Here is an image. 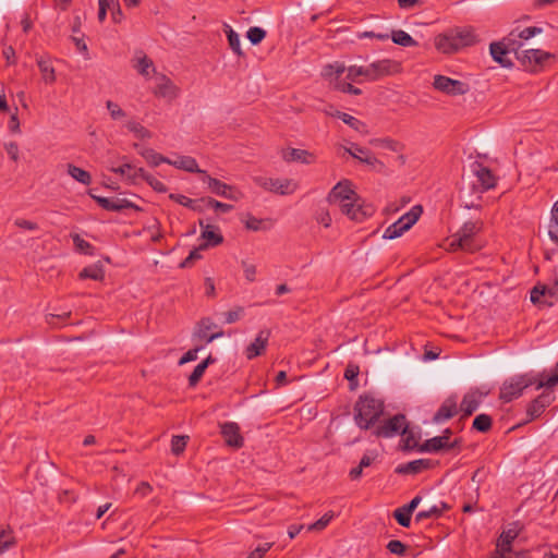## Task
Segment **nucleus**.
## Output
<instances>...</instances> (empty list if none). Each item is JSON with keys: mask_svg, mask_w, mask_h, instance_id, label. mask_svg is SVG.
I'll return each mask as SVG.
<instances>
[{"mask_svg": "<svg viewBox=\"0 0 558 558\" xmlns=\"http://www.w3.org/2000/svg\"><path fill=\"white\" fill-rule=\"evenodd\" d=\"M271 545V543H264L258 545L253 551H251L247 558H263L264 555L270 549Z\"/></svg>", "mask_w": 558, "mask_h": 558, "instance_id": "obj_60", "label": "nucleus"}, {"mask_svg": "<svg viewBox=\"0 0 558 558\" xmlns=\"http://www.w3.org/2000/svg\"><path fill=\"white\" fill-rule=\"evenodd\" d=\"M217 325L209 317L202 318L193 332V339L205 341L206 344L213 342L214 340L223 337L225 332L222 330H218L210 335H207V331L216 329Z\"/></svg>", "mask_w": 558, "mask_h": 558, "instance_id": "obj_14", "label": "nucleus"}, {"mask_svg": "<svg viewBox=\"0 0 558 558\" xmlns=\"http://www.w3.org/2000/svg\"><path fill=\"white\" fill-rule=\"evenodd\" d=\"M170 199L174 201L175 203L186 207V208H190L194 211H202V207L199 206L198 204V201L196 199H192L185 195H182V194H170L169 195Z\"/></svg>", "mask_w": 558, "mask_h": 558, "instance_id": "obj_40", "label": "nucleus"}, {"mask_svg": "<svg viewBox=\"0 0 558 558\" xmlns=\"http://www.w3.org/2000/svg\"><path fill=\"white\" fill-rule=\"evenodd\" d=\"M202 181L207 184L211 193L228 199H238L231 185H228L218 179L211 178L209 174H207V172H205V174L202 177Z\"/></svg>", "mask_w": 558, "mask_h": 558, "instance_id": "obj_16", "label": "nucleus"}, {"mask_svg": "<svg viewBox=\"0 0 558 558\" xmlns=\"http://www.w3.org/2000/svg\"><path fill=\"white\" fill-rule=\"evenodd\" d=\"M434 466V462L430 459H417L410 461L408 463L399 464L395 472L398 474H418L425 470L432 469Z\"/></svg>", "mask_w": 558, "mask_h": 558, "instance_id": "obj_20", "label": "nucleus"}, {"mask_svg": "<svg viewBox=\"0 0 558 558\" xmlns=\"http://www.w3.org/2000/svg\"><path fill=\"white\" fill-rule=\"evenodd\" d=\"M549 58H551V54L541 49H529L517 52V59L520 63L532 72L538 71Z\"/></svg>", "mask_w": 558, "mask_h": 558, "instance_id": "obj_9", "label": "nucleus"}, {"mask_svg": "<svg viewBox=\"0 0 558 558\" xmlns=\"http://www.w3.org/2000/svg\"><path fill=\"white\" fill-rule=\"evenodd\" d=\"M199 226L203 228L202 238L206 241V243L201 245L199 248L216 246L223 242V236L217 232L213 226H204L203 221H199Z\"/></svg>", "mask_w": 558, "mask_h": 558, "instance_id": "obj_28", "label": "nucleus"}, {"mask_svg": "<svg viewBox=\"0 0 558 558\" xmlns=\"http://www.w3.org/2000/svg\"><path fill=\"white\" fill-rule=\"evenodd\" d=\"M68 173L71 175L75 181L84 184L89 185L92 183V175L88 171L74 166L72 163L68 165Z\"/></svg>", "mask_w": 558, "mask_h": 558, "instance_id": "obj_34", "label": "nucleus"}, {"mask_svg": "<svg viewBox=\"0 0 558 558\" xmlns=\"http://www.w3.org/2000/svg\"><path fill=\"white\" fill-rule=\"evenodd\" d=\"M384 401L372 395H361L354 404V422L361 429H369L384 414Z\"/></svg>", "mask_w": 558, "mask_h": 558, "instance_id": "obj_3", "label": "nucleus"}, {"mask_svg": "<svg viewBox=\"0 0 558 558\" xmlns=\"http://www.w3.org/2000/svg\"><path fill=\"white\" fill-rule=\"evenodd\" d=\"M433 86L435 89L449 96L464 95L470 89L466 83L445 75H435Z\"/></svg>", "mask_w": 558, "mask_h": 558, "instance_id": "obj_10", "label": "nucleus"}, {"mask_svg": "<svg viewBox=\"0 0 558 558\" xmlns=\"http://www.w3.org/2000/svg\"><path fill=\"white\" fill-rule=\"evenodd\" d=\"M401 435L403 436V449L404 450H414L416 449L418 451V438L420 435L415 433L413 429H410L408 424H405L404 429L402 430Z\"/></svg>", "mask_w": 558, "mask_h": 558, "instance_id": "obj_33", "label": "nucleus"}, {"mask_svg": "<svg viewBox=\"0 0 558 558\" xmlns=\"http://www.w3.org/2000/svg\"><path fill=\"white\" fill-rule=\"evenodd\" d=\"M345 151L350 154L353 158L359 159L361 162L366 163L368 166H375L380 163L379 160L368 150L367 148L361 147L356 144H352L350 148H347Z\"/></svg>", "mask_w": 558, "mask_h": 558, "instance_id": "obj_26", "label": "nucleus"}, {"mask_svg": "<svg viewBox=\"0 0 558 558\" xmlns=\"http://www.w3.org/2000/svg\"><path fill=\"white\" fill-rule=\"evenodd\" d=\"M146 183L158 193L167 192V186L151 174L146 178Z\"/></svg>", "mask_w": 558, "mask_h": 558, "instance_id": "obj_59", "label": "nucleus"}, {"mask_svg": "<svg viewBox=\"0 0 558 558\" xmlns=\"http://www.w3.org/2000/svg\"><path fill=\"white\" fill-rule=\"evenodd\" d=\"M422 213L423 208L421 205L413 206L408 213L402 215L397 221H395L385 230L383 238L392 240L401 236L404 232L412 228V226L421 217Z\"/></svg>", "mask_w": 558, "mask_h": 558, "instance_id": "obj_5", "label": "nucleus"}, {"mask_svg": "<svg viewBox=\"0 0 558 558\" xmlns=\"http://www.w3.org/2000/svg\"><path fill=\"white\" fill-rule=\"evenodd\" d=\"M336 116L341 119L345 124L350 125L355 131L362 132L365 128V124L356 119L355 117L348 114L345 112L337 111Z\"/></svg>", "mask_w": 558, "mask_h": 558, "instance_id": "obj_44", "label": "nucleus"}, {"mask_svg": "<svg viewBox=\"0 0 558 558\" xmlns=\"http://www.w3.org/2000/svg\"><path fill=\"white\" fill-rule=\"evenodd\" d=\"M483 221H466L456 232L458 234V245L462 247V251L473 253L478 250V246L474 243L473 238L483 230Z\"/></svg>", "mask_w": 558, "mask_h": 558, "instance_id": "obj_7", "label": "nucleus"}, {"mask_svg": "<svg viewBox=\"0 0 558 558\" xmlns=\"http://www.w3.org/2000/svg\"><path fill=\"white\" fill-rule=\"evenodd\" d=\"M104 269L99 265L87 266L82 269L80 272V278L82 279H92V280H102L104 279Z\"/></svg>", "mask_w": 558, "mask_h": 558, "instance_id": "obj_38", "label": "nucleus"}, {"mask_svg": "<svg viewBox=\"0 0 558 558\" xmlns=\"http://www.w3.org/2000/svg\"><path fill=\"white\" fill-rule=\"evenodd\" d=\"M125 126L130 132L134 133L138 138L150 137V132L145 126H143L141 123H138L136 121H129Z\"/></svg>", "mask_w": 558, "mask_h": 558, "instance_id": "obj_48", "label": "nucleus"}, {"mask_svg": "<svg viewBox=\"0 0 558 558\" xmlns=\"http://www.w3.org/2000/svg\"><path fill=\"white\" fill-rule=\"evenodd\" d=\"M138 153L151 167H158L160 163L169 165L170 162V158L162 156L151 148H142Z\"/></svg>", "mask_w": 558, "mask_h": 558, "instance_id": "obj_32", "label": "nucleus"}, {"mask_svg": "<svg viewBox=\"0 0 558 558\" xmlns=\"http://www.w3.org/2000/svg\"><path fill=\"white\" fill-rule=\"evenodd\" d=\"M106 107L110 113V117L113 120L122 119L126 116L125 111L120 108V106L111 100L106 102Z\"/></svg>", "mask_w": 558, "mask_h": 558, "instance_id": "obj_56", "label": "nucleus"}, {"mask_svg": "<svg viewBox=\"0 0 558 558\" xmlns=\"http://www.w3.org/2000/svg\"><path fill=\"white\" fill-rule=\"evenodd\" d=\"M220 433L229 447L241 448L243 446V437L236 423L226 422L221 424Z\"/></svg>", "mask_w": 558, "mask_h": 558, "instance_id": "obj_18", "label": "nucleus"}, {"mask_svg": "<svg viewBox=\"0 0 558 558\" xmlns=\"http://www.w3.org/2000/svg\"><path fill=\"white\" fill-rule=\"evenodd\" d=\"M14 225L21 229H25V230H29V231H35V230H38V228H39L36 222L26 220L23 218L15 219Z\"/></svg>", "mask_w": 558, "mask_h": 558, "instance_id": "obj_61", "label": "nucleus"}, {"mask_svg": "<svg viewBox=\"0 0 558 558\" xmlns=\"http://www.w3.org/2000/svg\"><path fill=\"white\" fill-rule=\"evenodd\" d=\"M450 506L445 501H439V504L432 506L427 510H421L415 515L416 522H423L427 519H438L440 518L445 511L449 510Z\"/></svg>", "mask_w": 558, "mask_h": 558, "instance_id": "obj_27", "label": "nucleus"}, {"mask_svg": "<svg viewBox=\"0 0 558 558\" xmlns=\"http://www.w3.org/2000/svg\"><path fill=\"white\" fill-rule=\"evenodd\" d=\"M71 236L76 251L85 255L94 254V246L89 242L82 239L78 234H72Z\"/></svg>", "mask_w": 558, "mask_h": 558, "instance_id": "obj_43", "label": "nucleus"}, {"mask_svg": "<svg viewBox=\"0 0 558 558\" xmlns=\"http://www.w3.org/2000/svg\"><path fill=\"white\" fill-rule=\"evenodd\" d=\"M201 202H206L207 206L213 207L215 210H219L221 213H229L233 209V205L221 203L211 197L202 198Z\"/></svg>", "mask_w": 558, "mask_h": 558, "instance_id": "obj_54", "label": "nucleus"}, {"mask_svg": "<svg viewBox=\"0 0 558 558\" xmlns=\"http://www.w3.org/2000/svg\"><path fill=\"white\" fill-rule=\"evenodd\" d=\"M436 48L444 53H453L461 49L454 38L453 32L439 35L435 41Z\"/></svg>", "mask_w": 558, "mask_h": 558, "instance_id": "obj_25", "label": "nucleus"}, {"mask_svg": "<svg viewBox=\"0 0 558 558\" xmlns=\"http://www.w3.org/2000/svg\"><path fill=\"white\" fill-rule=\"evenodd\" d=\"M458 412L457 397L451 396L447 398L434 414V423H442L453 417Z\"/></svg>", "mask_w": 558, "mask_h": 558, "instance_id": "obj_21", "label": "nucleus"}, {"mask_svg": "<svg viewBox=\"0 0 558 558\" xmlns=\"http://www.w3.org/2000/svg\"><path fill=\"white\" fill-rule=\"evenodd\" d=\"M452 432L450 428H446L440 436L426 439L420 447L418 452L437 453L440 451H451L457 449L461 450L462 439L456 438L450 440Z\"/></svg>", "mask_w": 558, "mask_h": 558, "instance_id": "obj_4", "label": "nucleus"}, {"mask_svg": "<svg viewBox=\"0 0 558 558\" xmlns=\"http://www.w3.org/2000/svg\"><path fill=\"white\" fill-rule=\"evenodd\" d=\"M536 389L546 388L550 389L558 385V362L550 371V374L543 372L541 374L527 373L523 375H515L506 379L500 387L499 399L504 402H511L519 398L523 390L530 386Z\"/></svg>", "mask_w": 558, "mask_h": 558, "instance_id": "obj_2", "label": "nucleus"}, {"mask_svg": "<svg viewBox=\"0 0 558 558\" xmlns=\"http://www.w3.org/2000/svg\"><path fill=\"white\" fill-rule=\"evenodd\" d=\"M326 201L330 205H338L343 215L357 222L374 214L373 206L362 203L349 180L338 182L328 193Z\"/></svg>", "mask_w": 558, "mask_h": 558, "instance_id": "obj_1", "label": "nucleus"}, {"mask_svg": "<svg viewBox=\"0 0 558 558\" xmlns=\"http://www.w3.org/2000/svg\"><path fill=\"white\" fill-rule=\"evenodd\" d=\"M243 271L246 280L253 282L256 278V267L253 264H248L246 262H242Z\"/></svg>", "mask_w": 558, "mask_h": 558, "instance_id": "obj_64", "label": "nucleus"}, {"mask_svg": "<svg viewBox=\"0 0 558 558\" xmlns=\"http://www.w3.org/2000/svg\"><path fill=\"white\" fill-rule=\"evenodd\" d=\"M546 287H534L531 291V302L534 304L542 303V296L545 295Z\"/></svg>", "mask_w": 558, "mask_h": 558, "instance_id": "obj_62", "label": "nucleus"}, {"mask_svg": "<svg viewBox=\"0 0 558 558\" xmlns=\"http://www.w3.org/2000/svg\"><path fill=\"white\" fill-rule=\"evenodd\" d=\"M387 549L391 554H395L397 556H403L405 554L407 546L398 539H392L387 544Z\"/></svg>", "mask_w": 558, "mask_h": 558, "instance_id": "obj_57", "label": "nucleus"}, {"mask_svg": "<svg viewBox=\"0 0 558 558\" xmlns=\"http://www.w3.org/2000/svg\"><path fill=\"white\" fill-rule=\"evenodd\" d=\"M282 157L288 162L295 161L303 165H311L316 160L313 153L300 148H290L283 153Z\"/></svg>", "mask_w": 558, "mask_h": 558, "instance_id": "obj_24", "label": "nucleus"}, {"mask_svg": "<svg viewBox=\"0 0 558 558\" xmlns=\"http://www.w3.org/2000/svg\"><path fill=\"white\" fill-rule=\"evenodd\" d=\"M155 94L163 98H175L178 95V88L170 78L166 75L159 77V83L156 86Z\"/></svg>", "mask_w": 558, "mask_h": 558, "instance_id": "obj_29", "label": "nucleus"}, {"mask_svg": "<svg viewBox=\"0 0 558 558\" xmlns=\"http://www.w3.org/2000/svg\"><path fill=\"white\" fill-rule=\"evenodd\" d=\"M205 371H206L205 363H199L198 365H196L195 368L193 369L192 374L189 377V386L195 387L199 383Z\"/></svg>", "mask_w": 558, "mask_h": 558, "instance_id": "obj_53", "label": "nucleus"}, {"mask_svg": "<svg viewBox=\"0 0 558 558\" xmlns=\"http://www.w3.org/2000/svg\"><path fill=\"white\" fill-rule=\"evenodd\" d=\"M411 512H407L404 507H399L393 511V518L396 521L403 527H409L411 525Z\"/></svg>", "mask_w": 558, "mask_h": 558, "instance_id": "obj_49", "label": "nucleus"}, {"mask_svg": "<svg viewBox=\"0 0 558 558\" xmlns=\"http://www.w3.org/2000/svg\"><path fill=\"white\" fill-rule=\"evenodd\" d=\"M37 65H38L39 71L41 73L43 80L46 83L51 84V83H53L56 81L54 69H53V66L51 65L50 62H48L46 60H43V59H39V60H37Z\"/></svg>", "mask_w": 558, "mask_h": 558, "instance_id": "obj_39", "label": "nucleus"}, {"mask_svg": "<svg viewBox=\"0 0 558 558\" xmlns=\"http://www.w3.org/2000/svg\"><path fill=\"white\" fill-rule=\"evenodd\" d=\"M333 87L342 93L350 95H361L362 90L344 80H338L333 83Z\"/></svg>", "mask_w": 558, "mask_h": 558, "instance_id": "obj_50", "label": "nucleus"}, {"mask_svg": "<svg viewBox=\"0 0 558 558\" xmlns=\"http://www.w3.org/2000/svg\"><path fill=\"white\" fill-rule=\"evenodd\" d=\"M133 208L140 210V208L132 202L125 198L112 197L109 210L110 211H122L124 209Z\"/></svg>", "mask_w": 558, "mask_h": 558, "instance_id": "obj_42", "label": "nucleus"}, {"mask_svg": "<svg viewBox=\"0 0 558 558\" xmlns=\"http://www.w3.org/2000/svg\"><path fill=\"white\" fill-rule=\"evenodd\" d=\"M256 184L266 191L275 192L279 195H290L298 189V183L291 179H272L257 177L254 179Z\"/></svg>", "mask_w": 558, "mask_h": 558, "instance_id": "obj_8", "label": "nucleus"}, {"mask_svg": "<svg viewBox=\"0 0 558 558\" xmlns=\"http://www.w3.org/2000/svg\"><path fill=\"white\" fill-rule=\"evenodd\" d=\"M266 35V31L258 26L250 27L246 33V37L252 45L260 44L265 39Z\"/></svg>", "mask_w": 558, "mask_h": 558, "instance_id": "obj_45", "label": "nucleus"}, {"mask_svg": "<svg viewBox=\"0 0 558 558\" xmlns=\"http://www.w3.org/2000/svg\"><path fill=\"white\" fill-rule=\"evenodd\" d=\"M490 56L504 68H511L513 63L509 58H507V54L510 52H514L517 54L518 50L514 48V46L508 41L507 36L504 37L500 41L492 43L489 46Z\"/></svg>", "mask_w": 558, "mask_h": 558, "instance_id": "obj_12", "label": "nucleus"}, {"mask_svg": "<svg viewBox=\"0 0 558 558\" xmlns=\"http://www.w3.org/2000/svg\"><path fill=\"white\" fill-rule=\"evenodd\" d=\"M243 313H244V310L241 306H238L234 310H231V311L225 313V323H227V324L235 323L236 320H239L242 317Z\"/></svg>", "mask_w": 558, "mask_h": 558, "instance_id": "obj_58", "label": "nucleus"}, {"mask_svg": "<svg viewBox=\"0 0 558 558\" xmlns=\"http://www.w3.org/2000/svg\"><path fill=\"white\" fill-rule=\"evenodd\" d=\"M366 81L376 82L383 77L393 75L400 72V63L390 59H381L372 62L365 66Z\"/></svg>", "mask_w": 558, "mask_h": 558, "instance_id": "obj_6", "label": "nucleus"}, {"mask_svg": "<svg viewBox=\"0 0 558 558\" xmlns=\"http://www.w3.org/2000/svg\"><path fill=\"white\" fill-rule=\"evenodd\" d=\"M242 221L244 222L246 229H248V230L259 231L263 229V227H262L263 220L252 216L251 214H246L242 218Z\"/></svg>", "mask_w": 558, "mask_h": 558, "instance_id": "obj_55", "label": "nucleus"}, {"mask_svg": "<svg viewBox=\"0 0 558 558\" xmlns=\"http://www.w3.org/2000/svg\"><path fill=\"white\" fill-rule=\"evenodd\" d=\"M489 390H482L478 388L471 389L466 392L461 401L460 409L465 416L472 415L481 405L484 398L487 397Z\"/></svg>", "mask_w": 558, "mask_h": 558, "instance_id": "obj_13", "label": "nucleus"}, {"mask_svg": "<svg viewBox=\"0 0 558 558\" xmlns=\"http://www.w3.org/2000/svg\"><path fill=\"white\" fill-rule=\"evenodd\" d=\"M543 29L537 26H530L521 29L520 27H514L508 35V41H510L514 48L520 51V48L523 45V41L531 39L532 37L541 34Z\"/></svg>", "mask_w": 558, "mask_h": 558, "instance_id": "obj_15", "label": "nucleus"}, {"mask_svg": "<svg viewBox=\"0 0 558 558\" xmlns=\"http://www.w3.org/2000/svg\"><path fill=\"white\" fill-rule=\"evenodd\" d=\"M14 543L15 541L10 529L0 531V555L11 548Z\"/></svg>", "mask_w": 558, "mask_h": 558, "instance_id": "obj_47", "label": "nucleus"}, {"mask_svg": "<svg viewBox=\"0 0 558 558\" xmlns=\"http://www.w3.org/2000/svg\"><path fill=\"white\" fill-rule=\"evenodd\" d=\"M345 71L348 72V68L344 65V63H342V62H335V63L327 64L326 66H324L323 75L325 77L329 78L331 84L333 85V83L336 81L342 80L341 75Z\"/></svg>", "mask_w": 558, "mask_h": 558, "instance_id": "obj_31", "label": "nucleus"}, {"mask_svg": "<svg viewBox=\"0 0 558 558\" xmlns=\"http://www.w3.org/2000/svg\"><path fill=\"white\" fill-rule=\"evenodd\" d=\"M199 350H202V347H196V348L191 349L187 352H185L182 355V357L180 359L179 364L183 365L185 363L195 361L197 359V353H198Z\"/></svg>", "mask_w": 558, "mask_h": 558, "instance_id": "obj_63", "label": "nucleus"}, {"mask_svg": "<svg viewBox=\"0 0 558 558\" xmlns=\"http://www.w3.org/2000/svg\"><path fill=\"white\" fill-rule=\"evenodd\" d=\"M347 78L355 83H362L366 81V69L365 66L350 65L348 66Z\"/></svg>", "mask_w": 558, "mask_h": 558, "instance_id": "obj_41", "label": "nucleus"}, {"mask_svg": "<svg viewBox=\"0 0 558 558\" xmlns=\"http://www.w3.org/2000/svg\"><path fill=\"white\" fill-rule=\"evenodd\" d=\"M545 411V408L544 405H542L539 403V401H537L536 399H534L529 405H527V409H526V415H527V420L525 422H531L537 417H539L543 412Z\"/></svg>", "mask_w": 558, "mask_h": 558, "instance_id": "obj_46", "label": "nucleus"}, {"mask_svg": "<svg viewBox=\"0 0 558 558\" xmlns=\"http://www.w3.org/2000/svg\"><path fill=\"white\" fill-rule=\"evenodd\" d=\"M270 337L269 329H262L255 340L246 348L245 355L248 360L259 356L267 347Z\"/></svg>", "mask_w": 558, "mask_h": 558, "instance_id": "obj_19", "label": "nucleus"}, {"mask_svg": "<svg viewBox=\"0 0 558 558\" xmlns=\"http://www.w3.org/2000/svg\"><path fill=\"white\" fill-rule=\"evenodd\" d=\"M135 68L137 69L138 73L143 76L149 75V69H151L153 72L156 71L153 61L147 56H144L141 59H138Z\"/></svg>", "mask_w": 558, "mask_h": 558, "instance_id": "obj_52", "label": "nucleus"}, {"mask_svg": "<svg viewBox=\"0 0 558 558\" xmlns=\"http://www.w3.org/2000/svg\"><path fill=\"white\" fill-rule=\"evenodd\" d=\"M493 420L488 414L482 413L475 416L473 420L472 428L481 433H487L490 430Z\"/></svg>", "mask_w": 558, "mask_h": 558, "instance_id": "obj_37", "label": "nucleus"}, {"mask_svg": "<svg viewBox=\"0 0 558 558\" xmlns=\"http://www.w3.org/2000/svg\"><path fill=\"white\" fill-rule=\"evenodd\" d=\"M519 532L514 529H509L507 531H502L500 534L496 550L493 555H501V554H510L512 550V543L518 537Z\"/></svg>", "mask_w": 558, "mask_h": 558, "instance_id": "obj_23", "label": "nucleus"}, {"mask_svg": "<svg viewBox=\"0 0 558 558\" xmlns=\"http://www.w3.org/2000/svg\"><path fill=\"white\" fill-rule=\"evenodd\" d=\"M391 39L395 44L402 47H414L417 43L404 31L398 29L391 33Z\"/></svg>", "mask_w": 558, "mask_h": 558, "instance_id": "obj_36", "label": "nucleus"}, {"mask_svg": "<svg viewBox=\"0 0 558 558\" xmlns=\"http://www.w3.org/2000/svg\"><path fill=\"white\" fill-rule=\"evenodd\" d=\"M169 165L175 167L177 169L184 170L190 173H198L202 177L205 174V170H202L198 167V163L195 158L191 156H181L178 155L175 159H170Z\"/></svg>", "mask_w": 558, "mask_h": 558, "instance_id": "obj_22", "label": "nucleus"}, {"mask_svg": "<svg viewBox=\"0 0 558 558\" xmlns=\"http://www.w3.org/2000/svg\"><path fill=\"white\" fill-rule=\"evenodd\" d=\"M454 38L461 48L472 46L478 41V36L472 27H464L453 32Z\"/></svg>", "mask_w": 558, "mask_h": 558, "instance_id": "obj_30", "label": "nucleus"}, {"mask_svg": "<svg viewBox=\"0 0 558 558\" xmlns=\"http://www.w3.org/2000/svg\"><path fill=\"white\" fill-rule=\"evenodd\" d=\"M407 424L405 415L396 414L395 416L384 421L374 430L373 434L378 438H391L401 434Z\"/></svg>", "mask_w": 558, "mask_h": 558, "instance_id": "obj_11", "label": "nucleus"}, {"mask_svg": "<svg viewBox=\"0 0 558 558\" xmlns=\"http://www.w3.org/2000/svg\"><path fill=\"white\" fill-rule=\"evenodd\" d=\"M187 436H173L171 439V451L173 454L179 456L181 454L187 444Z\"/></svg>", "mask_w": 558, "mask_h": 558, "instance_id": "obj_51", "label": "nucleus"}, {"mask_svg": "<svg viewBox=\"0 0 558 558\" xmlns=\"http://www.w3.org/2000/svg\"><path fill=\"white\" fill-rule=\"evenodd\" d=\"M471 169L477 178V182L480 183L482 191H488L496 186L497 178L494 175L489 168L475 161L472 163Z\"/></svg>", "mask_w": 558, "mask_h": 558, "instance_id": "obj_17", "label": "nucleus"}, {"mask_svg": "<svg viewBox=\"0 0 558 558\" xmlns=\"http://www.w3.org/2000/svg\"><path fill=\"white\" fill-rule=\"evenodd\" d=\"M225 28H226L225 32H226L228 43H229L231 50L236 56L242 57L244 53L241 49V40H240L239 34L235 31H233V28L228 24L225 25Z\"/></svg>", "mask_w": 558, "mask_h": 558, "instance_id": "obj_35", "label": "nucleus"}]
</instances>
